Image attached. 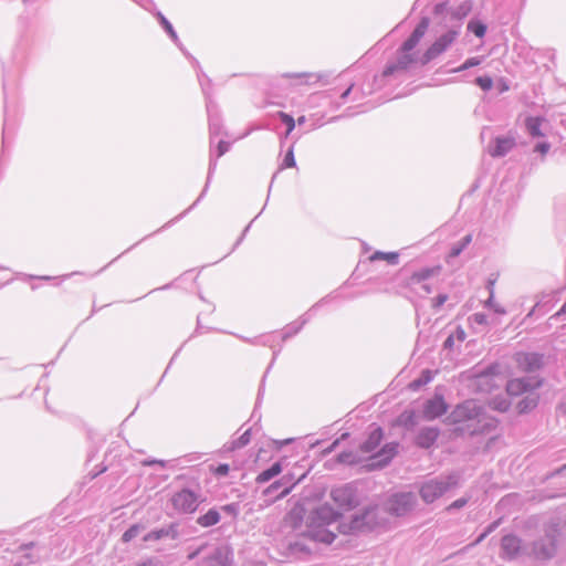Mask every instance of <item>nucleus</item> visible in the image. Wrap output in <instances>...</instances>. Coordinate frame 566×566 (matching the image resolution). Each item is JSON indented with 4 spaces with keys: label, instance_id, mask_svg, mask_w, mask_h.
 <instances>
[{
    "label": "nucleus",
    "instance_id": "obj_3",
    "mask_svg": "<svg viewBox=\"0 0 566 566\" xmlns=\"http://www.w3.org/2000/svg\"><path fill=\"white\" fill-rule=\"evenodd\" d=\"M481 408L474 400H468L454 408V410L450 415V420L452 423L461 424L464 423V427H459L457 430L464 432L469 431L470 433H476L479 431V423L481 422Z\"/></svg>",
    "mask_w": 566,
    "mask_h": 566
},
{
    "label": "nucleus",
    "instance_id": "obj_6",
    "mask_svg": "<svg viewBox=\"0 0 566 566\" xmlns=\"http://www.w3.org/2000/svg\"><path fill=\"white\" fill-rule=\"evenodd\" d=\"M543 384V379L538 376L512 378L506 382V394L517 397L538 389Z\"/></svg>",
    "mask_w": 566,
    "mask_h": 566
},
{
    "label": "nucleus",
    "instance_id": "obj_46",
    "mask_svg": "<svg viewBox=\"0 0 566 566\" xmlns=\"http://www.w3.org/2000/svg\"><path fill=\"white\" fill-rule=\"evenodd\" d=\"M350 458V454H340L338 457V460L339 462H347V463H352L353 460L349 459Z\"/></svg>",
    "mask_w": 566,
    "mask_h": 566
},
{
    "label": "nucleus",
    "instance_id": "obj_33",
    "mask_svg": "<svg viewBox=\"0 0 566 566\" xmlns=\"http://www.w3.org/2000/svg\"><path fill=\"white\" fill-rule=\"evenodd\" d=\"M486 305L490 306L491 308H493V311L495 313L505 314V312H506L505 308L502 305H500V304L494 302L493 295H491L489 297V300L486 301Z\"/></svg>",
    "mask_w": 566,
    "mask_h": 566
},
{
    "label": "nucleus",
    "instance_id": "obj_11",
    "mask_svg": "<svg viewBox=\"0 0 566 566\" xmlns=\"http://www.w3.org/2000/svg\"><path fill=\"white\" fill-rule=\"evenodd\" d=\"M448 410V405L441 395H436L423 405L422 416L427 420H433Z\"/></svg>",
    "mask_w": 566,
    "mask_h": 566
},
{
    "label": "nucleus",
    "instance_id": "obj_59",
    "mask_svg": "<svg viewBox=\"0 0 566 566\" xmlns=\"http://www.w3.org/2000/svg\"><path fill=\"white\" fill-rule=\"evenodd\" d=\"M303 478H305V474H302V476H300L295 482H293V485L298 484L303 480Z\"/></svg>",
    "mask_w": 566,
    "mask_h": 566
},
{
    "label": "nucleus",
    "instance_id": "obj_61",
    "mask_svg": "<svg viewBox=\"0 0 566 566\" xmlns=\"http://www.w3.org/2000/svg\"><path fill=\"white\" fill-rule=\"evenodd\" d=\"M303 478H305V474H302V476H300L295 482H293V485L298 484L303 480Z\"/></svg>",
    "mask_w": 566,
    "mask_h": 566
},
{
    "label": "nucleus",
    "instance_id": "obj_28",
    "mask_svg": "<svg viewBox=\"0 0 566 566\" xmlns=\"http://www.w3.org/2000/svg\"><path fill=\"white\" fill-rule=\"evenodd\" d=\"M468 29L478 38H483L486 32V27L481 22L471 21L468 24Z\"/></svg>",
    "mask_w": 566,
    "mask_h": 566
},
{
    "label": "nucleus",
    "instance_id": "obj_8",
    "mask_svg": "<svg viewBox=\"0 0 566 566\" xmlns=\"http://www.w3.org/2000/svg\"><path fill=\"white\" fill-rule=\"evenodd\" d=\"M503 379L500 365L494 364L486 371L476 376L475 384L479 390L491 391L494 387L499 388Z\"/></svg>",
    "mask_w": 566,
    "mask_h": 566
},
{
    "label": "nucleus",
    "instance_id": "obj_24",
    "mask_svg": "<svg viewBox=\"0 0 566 566\" xmlns=\"http://www.w3.org/2000/svg\"><path fill=\"white\" fill-rule=\"evenodd\" d=\"M432 379V373L428 369L423 370L420 375L419 378L415 379L413 381H411L409 384V387L412 389V390H417L419 389L421 386H424L427 385L428 382H430Z\"/></svg>",
    "mask_w": 566,
    "mask_h": 566
},
{
    "label": "nucleus",
    "instance_id": "obj_25",
    "mask_svg": "<svg viewBox=\"0 0 566 566\" xmlns=\"http://www.w3.org/2000/svg\"><path fill=\"white\" fill-rule=\"evenodd\" d=\"M143 528L144 527L140 524L132 525L126 532L123 533L122 541L124 543H129L130 541L138 536Z\"/></svg>",
    "mask_w": 566,
    "mask_h": 566
},
{
    "label": "nucleus",
    "instance_id": "obj_37",
    "mask_svg": "<svg viewBox=\"0 0 566 566\" xmlns=\"http://www.w3.org/2000/svg\"><path fill=\"white\" fill-rule=\"evenodd\" d=\"M447 300H448V295L440 294V295H438L437 297H434L432 300V305L434 307H440V306H442L447 302Z\"/></svg>",
    "mask_w": 566,
    "mask_h": 566
},
{
    "label": "nucleus",
    "instance_id": "obj_57",
    "mask_svg": "<svg viewBox=\"0 0 566 566\" xmlns=\"http://www.w3.org/2000/svg\"><path fill=\"white\" fill-rule=\"evenodd\" d=\"M303 478H305V474H302V476H300L295 482H293V485L298 484L303 480Z\"/></svg>",
    "mask_w": 566,
    "mask_h": 566
},
{
    "label": "nucleus",
    "instance_id": "obj_12",
    "mask_svg": "<svg viewBox=\"0 0 566 566\" xmlns=\"http://www.w3.org/2000/svg\"><path fill=\"white\" fill-rule=\"evenodd\" d=\"M415 504V497L410 493L395 495L389 503V510L396 515H403L409 512Z\"/></svg>",
    "mask_w": 566,
    "mask_h": 566
},
{
    "label": "nucleus",
    "instance_id": "obj_2",
    "mask_svg": "<svg viewBox=\"0 0 566 566\" xmlns=\"http://www.w3.org/2000/svg\"><path fill=\"white\" fill-rule=\"evenodd\" d=\"M340 516L338 511L324 504L312 512L308 520V536L314 541L329 544L334 541L335 534L327 527L335 523Z\"/></svg>",
    "mask_w": 566,
    "mask_h": 566
},
{
    "label": "nucleus",
    "instance_id": "obj_14",
    "mask_svg": "<svg viewBox=\"0 0 566 566\" xmlns=\"http://www.w3.org/2000/svg\"><path fill=\"white\" fill-rule=\"evenodd\" d=\"M515 146V139L513 137H499L495 139V146L490 149L492 157L504 156Z\"/></svg>",
    "mask_w": 566,
    "mask_h": 566
},
{
    "label": "nucleus",
    "instance_id": "obj_17",
    "mask_svg": "<svg viewBox=\"0 0 566 566\" xmlns=\"http://www.w3.org/2000/svg\"><path fill=\"white\" fill-rule=\"evenodd\" d=\"M384 438L382 429L377 427L368 436L367 440L361 444L360 449L364 453H370L376 450Z\"/></svg>",
    "mask_w": 566,
    "mask_h": 566
},
{
    "label": "nucleus",
    "instance_id": "obj_30",
    "mask_svg": "<svg viewBox=\"0 0 566 566\" xmlns=\"http://www.w3.org/2000/svg\"><path fill=\"white\" fill-rule=\"evenodd\" d=\"M279 116H280L281 120L287 126L286 135L291 134V132L295 127L294 118L291 115L283 113V112H280Z\"/></svg>",
    "mask_w": 566,
    "mask_h": 566
},
{
    "label": "nucleus",
    "instance_id": "obj_20",
    "mask_svg": "<svg viewBox=\"0 0 566 566\" xmlns=\"http://www.w3.org/2000/svg\"><path fill=\"white\" fill-rule=\"evenodd\" d=\"M281 472H282V467L279 462H276L270 469L261 472L255 478V481L260 484L265 483V482L270 481L272 478L279 475Z\"/></svg>",
    "mask_w": 566,
    "mask_h": 566
},
{
    "label": "nucleus",
    "instance_id": "obj_21",
    "mask_svg": "<svg viewBox=\"0 0 566 566\" xmlns=\"http://www.w3.org/2000/svg\"><path fill=\"white\" fill-rule=\"evenodd\" d=\"M399 259V254L397 252H380L376 251L369 256L370 262L382 260L388 264H397Z\"/></svg>",
    "mask_w": 566,
    "mask_h": 566
},
{
    "label": "nucleus",
    "instance_id": "obj_56",
    "mask_svg": "<svg viewBox=\"0 0 566 566\" xmlns=\"http://www.w3.org/2000/svg\"><path fill=\"white\" fill-rule=\"evenodd\" d=\"M303 478H305V474H302V476H300L295 482H293V485L298 484L303 480Z\"/></svg>",
    "mask_w": 566,
    "mask_h": 566
},
{
    "label": "nucleus",
    "instance_id": "obj_10",
    "mask_svg": "<svg viewBox=\"0 0 566 566\" xmlns=\"http://www.w3.org/2000/svg\"><path fill=\"white\" fill-rule=\"evenodd\" d=\"M455 481L453 482H438V481H430L422 485L420 490V494L422 499L431 503L439 496H441L448 489L455 485Z\"/></svg>",
    "mask_w": 566,
    "mask_h": 566
},
{
    "label": "nucleus",
    "instance_id": "obj_16",
    "mask_svg": "<svg viewBox=\"0 0 566 566\" xmlns=\"http://www.w3.org/2000/svg\"><path fill=\"white\" fill-rule=\"evenodd\" d=\"M539 401V396L537 394H534L533 391L528 392L524 398H522L515 409L518 415L527 413L534 410Z\"/></svg>",
    "mask_w": 566,
    "mask_h": 566
},
{
    "label": "nucleus",
    "instance_id": "obj_42",
    "mask_svg": "<svg viewBox=\"0 0 566 566\" xmlns=\"http://www.w3.org/2000/svg\"><path fill=\"white\" fill-rule=\"evenodd\" d=\"M548 149H549V145H548L547 143L538 144V145L535 147V150H536V151H539L542 155L547 154Z\"/></svg>",
    "mask_w": 566,
    "mask_h": 566
},
{
    "label": "nucleus",
    "instance_id": "obj_36",
    "mask_svg": "<svg viewBox=\"0 0 566 566\" xmlns=\"http://www.w3.org/2000/svg\"><path fill=\"white\" fill-rule=\"evenodd\" d=\"M470 319L479 325H483V324L488 323L486 316L482 313L473 314Z\"/></svg>",
    "mask_w": 566,
    "mask_h": 566
},
{
    "label": "nucleus",
    "instance_id": "obj_26",
    "mask_svg": "<svg viewBox=\"0 0 566 566\" xmlns=\"http://www.w3.org/2000/svg\"><path fill=\"white\" fill-rule=\"evenodd\" d=\"M490 405L494 410L504 412V411H507L509 408L511 407V401L506 397H500V398H494L490 402Z\"/></svg>",
    "mask_w": 566,
    "mask_h": 566
},
{
    "label": "nucleus",
    "instance_id": "obj_53",
    "mask_svg": "<svg viewBox=\"0 0 566 566\" xmlns=\"http://www.w3.org/2000/svg\"><path fill=\"white\" fill-rule=\"evenodd\" d=\"M353 87H354V84H350L349 87L342 94L340 97L343 99H345L349 95V93L352 92Z\"/></svg>",
    "mask_w": 566,
    "mask_h": 566
},
{
    "label": "nucleus",
    "instance_id": "obj_13",
    "mask_svg": "<svg viewBox=\"0 0 566 566\" xmlns=\"http://www.w3.org/2000/svg\"><path fill=\"white\" fill-rule=\"evenodd\" d=\"M398 447L397 442L386 443L374 457H371L374 462L370 467H384L389 463L398 453Z\"/></svg>",
    "mask_w": 566,
    "mask_h": 566
},
{
    "label": "nucleus",
    "instance_id": "obj_9",
    "mask_svg": "<svg viewBox=\"0 0 566 566\" xmlns=\"http://www.w3.org/2000/svg\"><path fill=\"white\" fill-rule=\"evenodd\" d=\"M174 509L181 513H193L198 507V496L190 490H181L171 499Z\"/></svg>",
    "mask_w": 566,
    "mask_h": 566
},
{
    "label": "nucleus",
    "instance_id": "obj_54",
    "mask_svg": "<svg viewBox=\"0 0 566 566\" xmlns=\"http://www.w3.org/2000/svg\"><path fill=\"white\" fill-rule=\"evenodd\" d=\"M566 314V302L562 306V308L556 313L557 316Z\"/></svg>",
    "mask_w": 566,
    "mask_h": 566
},
{
    "label": "nucleus",
    "instance_id": "obj_52",
    "mask_svg": "<svg viewBox=\"0 0 566 566\" xmlns=\"http://www.w3.org/2000/svg\"><path fill=\"white\" fill-rule=\"evenodd\" d=\"M453 345V337L449 336L444 342V347L450 348Z\"/></svg>",
    "mask_w": 566,
    "mask_h": 566
},
{
    "label": "nucleus",
    "instance_id": "obj_49",
    "mask_svg": "<svg viewBox=\"0 0 566 566\" xmlns=\"http://www.w3.org/2000/svg\"><path fill=\"white\" fill-rule=\"evenodd\" d=\"M290 441H291L290 439H287V440H285V441H273V444H274V447H275L276 449H280V448H282V446H283V444H286V443H289Z\"/></svg>",
    "mask_w": 566,
    "mask_h": 566
},
{
    "label": "nucleus",
    "instance_id": "obj_35",
    "mask_svg": "<svg viewBox=\"0 0 566 566\" xmlns=\"http://www.w3.org/2000/svg\"><path fill=\"white\" fill-rule=\"evenodd\" d=\"M284 167L286 168H293L295 167V158H294V153H293V149H290L285 157H284Z\"/></svg>",
    "mask_w": 566,
    "mask_h": 566
},
{
    "label": "nucleus",
    "instance_id": "obj_62",
    "mask_svg": "<svg viewBox=\"0 0 566 566\" xmlns=\"http://www.w3.org/2000/svg\"><path fill=\"white\" fill-rule=\"evenodd\" d=\"M154 463H159V461H149V462H145L146 465H150V464H154ZM160 464L163 465L164 463L160 462Z\"/></svg>",
    "mask_w": 566,
    "mask_h": 566
},
{
    "label": "nucleus",
    "instance_id": "obj_48",
    "mask_svg": "<svg viewBox=\"0 0 566 566\" xmlns=\"http://www.w3.org/2000/svg\"><path fill=\"white\" fill-rule=\"evenodd\" d=\"M457 337L459 340H464L465 338V332L462 328H458L457 331Z\"/></svg>",
    "mask_w": 566,
    "mask_h": 566
},
{
    "label": "nucleus",
    "instance_id": "obj_27",
    "mask_svg": "<svg viewBox=\"0 0 566 566\" xmlns=\"http://www.w3.org/2000/svg\"><path fill=\"white\" fill-rule=\"evenodd\" d=\"M416 415L413 411H405L402 412L395 421L397 426H413L415 424Z\"/></svg>",
    "mask_w": 566,
    "mask_h": 566
},
{
    "label": "nucleus",
    "instance_id": "obj_22",
    "mask_svg": "<svg viewBox=\"0 0 566 566\" xmlns=\"http://www.w3.org/2000/svg\"><path fill=\"white\" fill-rule=\"evenodd\" d=\"M440 269H441L440 266H436V268H427V269L417 271L411 274L410 282L419 283L421 281H424V280L429 279L430 276L437 274L440 271Z\"/></svg>",
    "mask_w": 566,
    "mask_h": 566
},
{
    "label": "nucleus",
    "instance_id": "obj_64",
    "mask_svg": "<svg viewBox=\"0 0 566 566\" xmlns=\"http://www.w3.org/2000/svg\"><path fill=\"white\" fill-rule=\"evenodd\" d=\"M298 123H300V124L304 123V117H300V118H298Z\"/></svg>",
    "mask_w": 566,
    "mask_h": 566
},
{
    "label": "nucleus",
    "instance_id": "obj_19",
    "mask_svg": "<svg viewBox=\"0 0 566 566\" xmlns=\"http://www.w3.org/2000/svg\"><path fill=\"white\" fill-rule=\"evenodd\" d=\"M220 521V514L217 510H209L206 514L198 517L197 523L202 527L216 525Z\"/></svg>",
    "mask_w": 566,
    "mask_h": 566
},
{
    "label": "nucleus",
    "instance_id": "obj_55",
    "mask_svg": "<svg viewBox=\"0 0 566 566\" xmlns=\"http://www.w3.org/2000/svg\"><path fill=\"white\" fill-rule=\"evenodd\" d=\"M303 478H305V474H302V476H300L295 482H293V485L298 484L303 480Z\"/></svg>",
    "mask_w": 566,
    "mask_h": 566
},
{
    "label": "nucleus",
    "instance_id": "obj_31",
    "mask_svg": "<svg viewBox=\"0 0 566 566\" xmlns=\"http://www.w3.org/2000/svg\"><path fill=\"white\" fill-rule=\"evenodd\" d=\"M475 83L483 90L489 91L493 86V81L490 76H479L475 80Z\"/></svg>",
    "mask_w": 566,
    "mask_h": 566
},
{
    "label": "nucleus",
    "instance_id": "obj_7",
    "mask_svg": "<svg viewBox=\"0 0 566 566\" xmlns=\"http://www.w3.org/2000/svg\"><path fill=\"white\" fill-rule=\"evenodd\" d=\"M331 496L334 504L343 512L350 511L358 505L356 492L350 485L335 488L332 490Z\"/></svg>",
    "mask_w": 566,
    "mask_h": 566
},
{
    "label": "nucleus",
    "instance_id": "obj_1",
    "mask_svg": "<svg viewBox=\"0 0 566 566\" xmlns=\"http://www.w3.org/2000/svg\"><path fill=\"white\" fill-rule=\"evenodd\" d=\"M430 21L428 18H422L418 25L415 28L410 36L402 43L399 49V55L395 63L388 64L384 71V76H390L398 71H406L413 64H420V57L418 59L412 50L419 44L421 39L424 36Z\"/></svg>",
    "mask_w": 566,
    "mask_h": 566
},
{
    "label": "nucleus",
    "instance_id": "obj_44",
    "mask_svg": "<svg viewBox=\"0 0 566 566\" xmlns=\"http://www.w3.org/2000/svg\"><path fill=\"white\" fill-rule=\"evenodd\" d=\"M161 22H163V24H164L165 29H166V30H167V31H168L172 36H175V32H174V30H172L171 24H170V23H169V22H168L164 17H161Z\"/></svg>",
    "mask_w": 566,
    "mask_h": 566
},
{
    "label": "nucleus",
    "instance_id": "obj_5",
    "mask_svg": "<svg viewBox=\"0 0 566 566\" xmlns=\"http://www.w3.org/2000/svg\"><path fill=\"white\" fill-rule=\"evenodd\" d=\"M512 360L518 373L532 374L544 366V357L537 353L518 352L513 355Z\"/></svg>",
    "mask_w": 566,
    "mask_h": 566
},
{
    "label": "nucleus",
    "instance_id": "obj_23",
    "mask_svg": "<svg viewBox=\"0 0 566 566\" xmlns=\"http://www.w3.org/2000/svg\"><path fill=\"white\" fill-rule=\"evenodd\" d=\"M542 122H543V119L539 117L526 118L525 124H526L527 130L533 137L544 136L543 132L541 130Z\"/></svg>",
    "mask_w": 566,
    "mask_h": 566
},
{
    "label": "nucleus",
    "instance_id": "obj_41",
    "mask_svg": "<svg viewBox=\"0 0 566 566\" xmlns=\"http://www.w3.org/2000/svg\"><path fill=\"white\" fill-rule=\"evenodd\" d=\"M229 472V465L228 464H220L214 469V473L218 475H226Z\"/></svg>",
    "mask_w": 566,
    "mask_h": 566
},
{
    "label": "nucleus",
    "instance_id": "obj_40",
    "mask_svg": "<svg viewBox=\"0 0 566 566\" xmlns=\"http://www.w3.org/2000/svg\"><path fill=\"white\" fill-rule=\"evenodd\" d=\"M463 245H461L460 243L455 244L454 247H452L450 253H449V258H455L458 256L462 251H463Z\"/></svg>",
    "mask_w": 566,
    "mask_h": 566
},
{
    "label": "nucleus",
    "instance_id": "obj_43",
    "mask_svg": "<svg viewBox=\"0 0 566 566\" xmlns=\"http://www.w3.org/2000/svg\"><path fill=\"white\" fill-rule=\"evenodd\" d=\"M228 148H229V144L227 142L221 140L218 144L219 156H222L226 151H228Z\"/></svg>",
    "mask_w": 566,
    "mask_h": 566
},
{
    "label": "nucleus",
    "instance_id": "obj_29",
    "mask_svg": "<svg viewBox=\"0 0 566 566\" xmlns=\"http://www.w3.org/2000/svg\"><path fill=\"white\" fill-rule=\"evenodd\" d=\"M167 535H168V532L164 528L157 530V531H151L144 536V541L145 542L159 541L160 538H163Z\"/></svg>",
    "mask_w": 566,
    "mask_h": 566
},
{
    "label": "nucleus",
    "instance_id": "obj_38",
    "mask_svg": "<svg viewBox=\"0 0 566 566\" xmlns=\"http://www.w3.org/2000/svg\"><path fill=\"white\" fill-rule=\"evenodd\" d=\"M480 64V60L478 57H471L467 60L459 70H467L472 66H476Z\"/></svg>",
    "mask_w": 566,
    "mask_h": 566
},
{
    "label": "nucleus",
    "instance_id": "obj_4",
    "mask_svg": "<svg viewBox=\"0 0 566 566\" xmlns=\"http://www.w3.org/2000/svg\"><path fill=\"white\" fill-rule=\"evenodd\" d=\"M457 30H450L440 35L420 56V65H427L442 54L458 38Z\"/></svg>",
    "mask_w": 566,
    "mask_h": 566
},
{
    "label": "nucleus",
    "instance_id": "obj_51",
    "mask_svg": "<svg viewBox=\"0 0 566 566\" xmlns=\"http://www.w3.org/2000/svg\"><path fill=\"white\" fill-rule=\"evenodd\" d=\"M470 9L471 7L469 4L461 6L462 15L465 17L469 13Z\"/></svg>",
    "mask_w": 566,
    "mask_h": 566
},
{
    "label": "nucleus",
    "instance_id": "obj_50",
    "mask_svg": "<svg viewBox=\"0 0 566 566\" xmlns=\"http://www.w3.org/2000/svg\"><path fill=\"white\" fill-rule=\"evenodd\" d=\"M136 566H154V563L151 559H148V560L137 563Z\"/></svg>",
    "mask_w": 566,
    "mask_h": 566
},
{
    "label": "nucleus",
    "instance_id": "obj_15",
    "mask_svg": "<svg viewBox=\"0 0 566 566\" xmlns=\"http://www.w3.org/2000/svg\"><path fill=\"white\" fill-rule=\"evenodd\" d=\"M502 549L509 558L515 557L521 551V539L514 535H506L502 538Z\"/></svg>",
    "mask_w": 566,
    "mask_h": 566
},
{
    "label": "nucleus",
    "instance_id": "obj_18",
    "mask_svg": "<svg viewBox=\"0 0 566 566\" xmlns=\"http://www.w3.org/2000/svg\"><path fill=\"white\" fill-rule=\"evenodd\" d=\"M439 432L434 428H427L419 432L416 443L421 448L431 447L437 440Z\"/></svg>",
    "mask_w": 566,
    "mask_h": 566
},
{
    "label": "nucleus",
    "instance_id": "obj_39",
    "mask_svg": "<svg viewBox=\"0 0 566 566\" xmlns=\"http://www.w3.org/2000/svg\"><path fill=\"white\" fill-rule=\"evenodd\" d=\"M305 76L308 78V82H311V83L321 82L325 78L324 75L317 74V73L305 74Z\"/></svg>",
    "mask_w": 566,
    "mask_h": 566
},
{
    "label": "nucleus",
    "instance_id": "obj_58",
    "mask_svg": "<svg viewBox=\"0 0 566 566\" xmlns=\"http://www.w3.org/2000/svg\"><path fill=\"white\" fill-rule=\"evenodd\" d=\"M303 478H305V474H302V476H300L295 482H293V485L298 484L303 480Z\"/></svg>",
    "mask_w": 566,
    "mask_h": 566
},
{
    "label": "nucleus",
    "instance_id": "obj_32",
    "mask_svg": "<svg viewBox=\"0 0 566 566\" xmlns=\"http://www.w3.org/2000/svg\"><path fill=\"white\" fill-rule=\"evenodd\" d=\"M250 442V430H247L234 443L232 448H241Z\"/></svg>",
    "mask_w": 566,
    "mask_h": 566
},
{
    "label": "nucleus",
    "instance_id": "obj_45",
    "mask_svg": "<svg viewBox=\"0 0 566 566\" xmlns=\"http://www.w3.org/2000/svg\"><path fill=\"white\" fill-rule=\"evenodd\" d=\"M472 240V235L468 234L465 235L459 243L465 248Z\"/></svg>",
    "mask_w": 566,
    "mask_h": 566
},
{
    "label": "nucleus",
    "instance_id": "obj_47",
    "mask_svg": "<svg viewBox=\"0 0 566 566\" xmlns=\"http://www.w3.org/2000/svg\"><path fill=\"white\" fill-rule=\"evenodd\" d=\"M467 503L465 500H458L455 502H453L450 507H462L464 504Z\"/></svg>",
    "mask_w": 566,
    "mask_h": 566
},
{
    "label": "nucleus",
    "instance_id": "obj_63",
    "mask_svg": "<svg viewBox=\"0 0 566 566\" xmlns=\"http://www.w3.org/2000/svg\"><path fill=\"white\" fill-rule=\"evenodd\" d=\"M509 90V86L506 84H503L502 85V91H507Z\"/></svg>",
    "mask_w": 566,
    "mask_h": 566
},
{
    "label": "nucleus",
    "instance_id": "obj_60",
    "mask_svg": "<svg viewBox=\"0 0 566 566\" xmlns=\"http://www.w3.org/2000/svg\"><path fill=\"white\" fill-rule=\"evenodd\" d=\"M303 478H305V474H302V476H300L295 482H293V485L298 484L303 480Z\"/></svg>",
    "mask_w": 566,
    "mask_h": 566
},
{
    "label": "nucleus",
    "instance_id": "obj_34",
    "mask_svg": "<svg viewBox=\"0 0 566 566\" xmlns=\"http://www.w3.org/2000/svg\"><path fill=\"white\" fill-rule=\"evenodd\" d=\"M365 526V523L363 522V520H359V518H355L352 523V525L348 527V531H358V530H363ZM339 532H347V528H339Z\"/></svg>",
    "mask_w": 566,
    "mask_h": 566
}]
</instances>
